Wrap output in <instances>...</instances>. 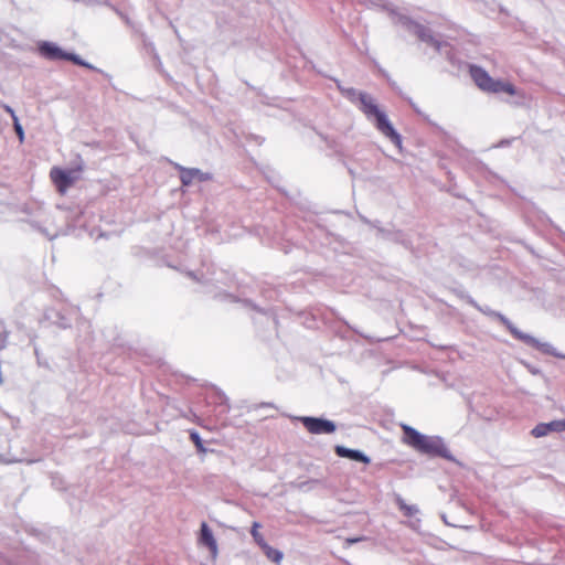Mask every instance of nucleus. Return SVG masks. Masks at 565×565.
Segmentation results:
<instances>
[{"label":"nucleus","instance_id":"nucleus-7","mask_svg":"<svg viewBox=\"0 0 565 565\" xmlns=\"http://www.w3.org/2000/svg\"><path fill=\"white\" fill-rule=\"evenodd\" d=\"M199 542H200V544L205 545L210 550L213 557L216 556V554H217L216 540L214 539V535H213L211 529L209 527V525L205 522H203L201 524V534L199 537Z\"/></svg>","mask_w":565,"mask_h":565},{"label":"nucleus","instance_id":"nucleus-15","mask_svg":"<svg viewBox=\"0 0 565 565\" xmlns=\"http://www.w3.org/2000/svg\"><path fill=\"white\" fill-rule=\"evenodd\" d=\"M395 502H396V504H397V507H398L399 511H401V512L403 513V515H404V516H406V518H412V516H414V515L418 512V509H417V507H416V505L407 504V503L405 502V500H404L402 497H399V495H397V497L395 498Z\"/></svg>","mask_w":565,"mask_h":565},{"label":"nucleus","instance_id":"nucleus-10","mask_svg":"<svg viewBox=\"0 0 565 565\" xmlns=\"http://www.w3.org/2000/svg\"><path fill=\"white\" fill-rule=\"evenodd\" d=\"M334 450L339 457L349 458L363 463L370 462V458L359 450L349 449L343 446H337Z\"/></svg>","mask_w":565,"mask_h":565},{"label":"nucleus","instance_id":"nucleus-17","mask_svg":"<svg viewBox=\"0 0 565 565\" xmlns=\"http://www.w3.org/2000/svg\"><path fill=\"white\" fill-rule=\"evenodd\" d=\"M259 529L260 524L258 522H254L250 530V534L258 546L266 542L263 534L259 532Z\"/></svg>","mask_w":565,"mask_h":565},{"label":"nucleus","instance_id":"nucleus-8","mask_svg":"<svg viewBox=\"0 0 565 565\" xmlns=\"http://www.w3.org/2000/svg\"><path fill=\"white\" fill-rule=\"evenodd\" d=\"M205 181L209 175L201 172L199 169L180 168V180L182 185H190L194 180Z\"/></svg>","mask_w":565,"mask_h":565},{"label":"nucleus","instance_id":"nucleus-4","mask_svg":"<svg viewBox=\"0 0 565 565\" xmlns=\"http://www.w3.org/2000/svg\"><path fill=\"white\" fill-rule=\"evenodd\" d=\"M415 450L429 456L447 457L448 449L438 437L423 436Z\"/></svg>","mask_w":565,"mask_h":565},{"label":"nucleus","instance_id":"nucleus-24","mask_svg":"<svg viewBox=\"0 0 565 565\" xmlns=\"http://www.w3.org/2000/svg\"><path fill=\"white\" fill-rule=\"evenodd\" d=\"M2 107L11 116L12 121H14V117H17L14 110L9 105H3Z\"/></svg>","mask_w":565,"mask_h":565},{"label":"nucleus","instance_id":"nucleus-21","mask_svg":"<svg viewBox=\"0 0 565 565\" xmlns=\"http://www.w3.org/2000/svg\"><path fill=\"white\" fill-rule=\"evenodd\" d=\"M64 60L72 61L73 63L82 66H87L77 55L66 53Z\"/></svg>","mask_w":565,"mask_h":565},{"label":"nucleus","instance_id":"nucleus-6","mask_svg":"<svg viewBox=\"0 0 565 565\" xmlns=\"http://www.w3.org/2000/svg\"><path fill=\"white\" fill-rule=\"evenodd\" d=\"M301 422L306 429L315 435L332 434L337 428L333 422L317 417H302Z\"/></svg>","mask_w":565,"mask_h":565},{"label":"nucleus","instance_id":"nucleus-14","mask_svg":"<svg viewBox=\"0 0 565 565\" xmlns=\"http://www.w3.org/2000/svg\"><path fill=\"white\" fill-rule=\"evenodd\" d=\"M41 52L47 56V57H51V58H60V60H64L66 53L63 52L60 47L53 45V44H50V43H44L41 47H40Z\"/></svg>","mask_w":565,"mask_h":565},{"label":"nucleus","instance_id":"nucleus-23","mask_svg":"<svg viewBox=\"0 0 565 565\" xmlns=\"http://www.w3.org/2000/svg\"><path fill=\"white\" fill-rule=\"evenodd\" d=\"M363 540H364V537H349V539H345V543L348 546H350V545L361 542Z\"/></svg>","mask_w":565,"mask_h":565},{"label":"nucleus","instance_id":"nucleus-5","mask_svg":"<svg viewBox=\"0 0 565 565\" xmlns=\"http://www.w3.org/2000/svg\"><path fill=\"white\" fill-rule=\"evenodd\" d=\"M415 450L429 456L447 457L448 449L438 437L423 436Z\"/></svg>","mask_w":565,"mask_h":565},{"label":"nucleus","instance_id":"nucleus-2","mask_svg":"<svg viewBox=\"0 0 565 565\" xmlns=\"http://www.w3.org/2000/svg\"><path fill=\"white\" fill-rule=\"evenodd\" d=\"M361 110L367 118H374L376 128L393 141H399V135L394 130L385 114L381 111L373 98L365 93L359 96Z\"/></svg>","mask_w":565,"mask_h":565},{"label":"nucleus","instance_id":"nucleus-19","mask_svg":"<svg viewBox=\"0 0 565 565\" xmlns=\"http://www.w3.org/2000/svg\"><path fill=\"white\" fill-rule=\"evenodd\" d=\"M550 426L552 431H565V418L550 422Z\"/></svg>","mask_w":565,"mask_h":565},{"label":"nucleus","instance_id":"nucleus-12","mask_svg":"<svg viewBox=\"0 0 565 565\" xmlns=\"http://www.w3.org/2000/svg\"><path fill=\"white\" fill-rule=\"evenodd\" d=\"M415 33L416 35L418 36V39L423 42H426L428 43L429 45L434 46L437 51L440 50L441 47V42H439L438 40H436L430 30L423 26V25H417L416 26V30H415Z\"/></svg>","mask_w":565,"mask_h":565},{"label":"nucleus","instance_id":"nucleus-22","mask_svg":"<svg viewBox=\"0 0 565 565\" xmlns=\"http://www.w3.org/2000/svg\"><path fill=\"white\" fill-rule=\"evenodd\" d=\"M8 332H0V351L4 350L8 345Z\"/></svg>","mask_w":565,"mask_h":565},{"label":"nucleus","instance_id":"nucleus-20","mask_svg":"<svg viewBox=\"0 0 565 565\" xmlns=\"http://www.w3.org/2000/svg\"><path fill=\"white\" fill-rule=\"evenodd\" d=\"M13 127H14V130H15L18 137H19L20 142H23L24 131H23L22 126L19 122V118L18 117H14Z\"/></svg>","mask_w":565,"mask_h":565},{"label":"nucleus","instance_id":"nucleus-3","mask_svg":"<svg viewBox=\"0 0 565 565\" xmlns=\"http://www.w3.org/2000/svg\"><path fill=\"white\" fill-rule=\"evenodd\" d=\"M84 171L83 164H78L75 168L64 170L60 167H53L50 170V179L55 185L57 192L64 195L67 190L81 179V174Z\"/></svg>","mask_w":565,"mask_h":565},{"label":"nucleus","instance_id":"nucleus-1","mask_svg":"<svg viewBox=\"0 0 565 565\" xmlns=\"http://www.w3.org/2000/svg\"><path fill=\"white\" fill-rule=\"evenodd\" d=\"M469 75L482 92L492 94L504 93L510 96L516 95V88L513 84L492 78L486 70L478 65H469Z\"/></svg>","mask_w":565,"mask_h":565},{"label":"nucleus","instance_id":"nucleus-16","mask_svg":"<svg viewBox=\"0 0 565 565\" xmlns=\"http://www.w3.org/2000/svg\"><path fill=\"white\" fill-rule=\"evenodd\" d=\"M551 430V426H550V423H541L539 425H536L531 434L539 438V437H543V436H546Z\"/></svg>","mask_w":565,"mask_h":565},{"label":"nucleus","instance_id":"nucleus-9","mask_svg":"<svg viewBox=\"0 0 565 565\" xmlns=\"http://www.w3.org/2000/svg\"><path fill=\"white\" fill-rule=\"evenodd\" d=\"M402 430H403V437H402V441L412 447V448H416V446L418 445L419 440L423 438V434H420L419 431H417L415 428L408 426V425H405L403 424L402 426Z\"/></svg>","mask_w":565,"mask_h":565},{"label":"nucleus","instance_id":"nucleus-18","mask_svg":"<svg viewBox=\"0 0 565 565\" xmlns=\"http://www.w3.org/2000/svg\"><path fill=\"white\" fill-rule=\"evenodd\" d=\"M190 439L193 441V444L195 445V448H196V450L199 452H205L206 451V449L203 446V441H202L200 435L196 431H191L190 433Z\"/></svg>","mask_w":565,"mask_h":565},{"label":"nucleus","instance_id":"nucleus-13","mask_svg":"<svg viewBox=\"0 0 565 565\" xmlns=\"http://www.w3.org/2000/svg\"><path fill=\"white\" fill-rule=\"evenodd\" d=\"M259 547L262 548V551L269 561L274 562L277 565L280 564L284 557L280 551L271 547L269 544H267V542L263 543Z\"/></svg>","mask_w":565,"mask_h":565},{"label":"nucleus","instance_id":"nucleus-11","mask_svg":"<svg viewBox=\"0 0 565 565\" xmlns=\"http://www.w3.org/2000/svg\"><path fill=\"white\" fill-rule=\"evenodd\" d=\"M499 321L508 329V331L513 335V338L521 340L525 343H531L533 341L532 337L521 332L518 328L513 326V323L502 315H498Z\"/></svg>","mask_w":565,"mask_h":565}]
</instances>
